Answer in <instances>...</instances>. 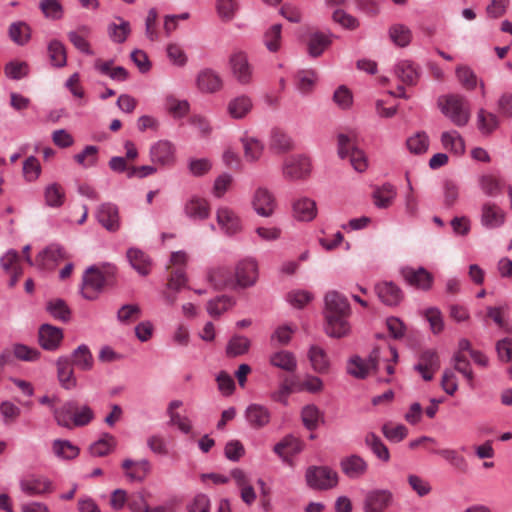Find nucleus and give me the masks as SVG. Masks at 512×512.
I'll list each match as a JSON object with an SVG mask.
<instances>
[{
    "label": "nucleus",
    "mask_w": 512,
    "mask_h": 512,
    "mask_svg": "<svg viewBox=\"0 0 512 512\" xmlns=\"http://www.w3.org/2000/svg\"><path fill=\"white\" fill-rule=\"evenodd\" d=\"M56 423L64 428L83 427L88 425L95 417L93 409L77 400H69L58 409L53 410Z\"/></svg>",
    "instance_id": "1"
},
{
    "label": "nucleus",
    "mask_w": 512,
    "mask_h": 512,
    "mask_svg": "<svg viewBox=\"0 0 512 512\" xmlns=\"http://www.w3.org/2000/svg\"><path fill=\"white\" fill-rule=\"evenodd\" d=\"M116 271L111 263L89 266L82 277V296L87 300L96 299L105 284L115 277Z\"/></svg>",
    "instance_id": "2"
},
{
    "label": "nucleus",
    "mask_w": 512,
    "mask_h": 512,
    "mask_svg": "<svg viewBox=\"0 0 512 512\" xmlns=\"http://www.w3.org/2000/svg\"><path fill=\"white\" fill-rule=\"evenodd\" d=\"M441 112L458 126H465L470 119L469 103L465 97L458 94H451L440 102Z\"/></svg>",
    "instance_id": "3"
},
{
    "label": "nucleus",
    "mask_w": 512,
    "mask_h": 512,
    "mask_svg": "<svg viewBox=\"0 0 512 512\" xmlns=\"http://www.w3.org/2000/svg\"><path fill=\"white\" fill-rule=\"evenodd\" d=\"M309 487L318 490H328L338 484V474L327 466H310L305 474Z\"/></svg>",
    "instance_id": "4"
},
{
    "label": "nucleus",
    "mask_w": 512,
    "mask_h": 512,
    "mask_svg": "<svg viewBox=\"0 0 512 512\" xmlns=\"http://www.w3.org/2000/svg\"><path fill=\"white\" fill-rule=\"evenodd\" d=\"M311 173V161L303 155H293L285 159L282 174L286 180L297 181L307 178Z\"/></svg>",
    "instance_id": "5"
},
{
    "label": "nucleus",
    "mask_w": 512,
    "mask_h": 512,
    "mask_svg": "<svg viewBox=\"0 0 512 512\" xmlns=\"http://www.w3.org/2000/svg\"><path fill=\"white\" fill-rule=\"evenodd\" d=\"M380 364V352L375 349L371 352L367 360H364L359 356L352 357L348 361L347 372L356 378L363 379L371 370L379 373Z\"/></svg>",
    "instance_id": "6"
},
{
    "label": "nucleus",
    "mask_w": 512,
    "mask_h": 512,
    "mask_svg": "<svg viewBox=\"0 0 512 512\" xmlns=\"http://www.w3.org/2000/svg\"><path fill=\"white\" fill-rule=\"evenodd\" d=\"M69 255L63 246L58 243H51L35 257V265L41 270H54L57 265L68 259Z\"/></svg>",
    "instance_id": "7"
},
{
    "label": "nucleus",
    "mask_w": 512,
    "mask_h": 512,
    "mask_svg": "<svg viewBox=\"0 0 512 512\" xmlns=\"http://www.w3.org/2000/svg\"><path fill=\"white\" fill-rule=\"evenodd\" d=\"M229 66L233 77L241 85H249L253 81V66L245 52L238 51L229 57Z\"/></svg>",
    "instance_id": "8"
},
{
    "label": "nucleus",
    "mask_w": 512,
    "mask_h": 512,
    "mask_svg": "<svg viewBox=\"0 0 512 512\" xmlns=\"http://www.w3.org/2000/svg\"><path fill=\"white\" fill-rule=\"evenodd\" d=\"M338 155L342 159L349 156L351 165L357 172H364L367 169L365 153L356 147H351V140L345 134L338 135Z\"/></svg>",
    "instance_id": "9"
},
{
    "label": "nucleus",
    "mask_w": 512,
    "mask_h": 512,
    "mask_svg": "<svg viewBox=\"0 0 512 512\" xmlns=\"http://www.w3.org/2000/svg\"><path fill=\"white\" fill-rule=\"evenodd\" d=\"M149 155L154 165L171 167L176 162V147L168 140H159L150 147Z\"/></svg>",
    "instance_id": "10"
},
{
    "label": "nucleus",
    "mask_w": 512,
    "mask_h": 512,
    "mask_svg": "<svg viewBox=\"0 0 512 512\" xmlns=\"http://www.w3.org/2000/svg\"><path fill=\"white\" fill-rule=\"evenodd\" d=\"M401 275L408 285L422 291L430 290L434 281L433 275L424 267H403Z\"/></svg>",
    "instance_id": "11"
},
{
    "label": "nucleus",
    "mask_w": 512,
    "mask_h": 512,
    "mask_svg": "<svg viewBox=\"0 0 512 512\" xmlns=\"http://www.w3.org/2000/svg\"><path fill=\"white\" fill-rule=\"evenodd\" d=\"M21 491L30 497L51 493L54 490L50 479L41 475H29L20 480Z\"/></svg>",
    "instance_id": "12"
},
{
    "label": "nucleus",
    "mask_w": 512,
    "mask_h": 512,
    "mask_svg": "<svg viewBox=\"0 0 512 512\" xmlns=\"http://www.w3.org/2000/svg\"><path fill=\"white\" fill-rule=\"evenodd\" d=\"M255 212L262 217H270L276 208V199L266 187H258L252 197Z\"/></svg>",
    "instance_id": "13"
},
{
    "label": "nucleus",
    "mask_w": 512,
    "mask_h": 512,
    "mask_svg": "<svg viewBox=\"0 0 512 512\" xmlns=\"http://www.w3.org/2000/svg\"><path fill=\"white\" fill-rule=\"evenodd\" d=\"M351 315L342 314H324L325 332L329 337L343 338L350 334L351 324L349 318Z\"/></svg>",
    "instance_id": "14"
},
{
    "label": "nucleus",
    "mask_w": 512,
    "mask_h": 512,
    "mask_svg": "<svg viewBox=\"0 0 512 512\" xmlns=\"http://www.w3.org/2000/svg\"><path fill=\"white\" fill-rule=\"evenodd\" d=\"M97 221L108 231L116 232L120 229V216L118 207L110 202L102 203L95 213Z\"/></svg>",
    "instance_id": "15"
},
{
    "label": "nucleus",
    "mask_w": 512,
    "mask_h": 512,
    "mask_svg": "<svg viewBox=\"0 0 512 512\" xmlns=\"http://www.w3.org/2000/svg\"><path fill=\"white\" fill-rule=\"evenodd\" d=\"M392 500L393 494L389 490H372L365 496L363 509L365 512H383L391 505Z\"/></svg>",
    "instance_id": "16"
},
{
    "label": "nucleus",
    "mask_w": 512,
    "mask_h": 512,
    "mask_svg": "<svg viewBox=\"0 0 512 512\" xmlns=\"http://www.w3.org/2000/svg\"><path fill=\"white\" fill-rule=\"evenodd\" d=\"M504 210L493 202H485L481 207V224L486 229H496L505 222Z\"/></svg>",
    "instance_id": "17"
},
{
    "label": "nucleus",
    "mask_w": 512,
    "mask_h": 512,
    "mask_svg": "<svg viewBox=\"0 0 512 512\" xmlns=\"http://www.w3.org/2000/svg\"><path fill=\"white\" fill-rule=\"evenodd\" d=\"M258 277V266L253 259L240 261L235 268V284L241 287H248L255 284Z\"/></svg>",
    "instance_id": "18"
},
{
    "label": "nucleus",
    "mask_w": 512,
    "mask_h": 512,
    "mask_svg": "<svg viewBox=\"0 0 512 512\" xmlns=\"http://www.w3.org/2000/svg\"><path fill=\"white\" fill-rule=\"evenodd\" d=\"M395 76L405 85H417L421 77V68L410 60H399L394 66Z\"/></svg>",
    "instance_id": "19"
},
{
    "label": "nucleus",
    "mask_w": 512,
    "mask_h": 512,
    "mask_svg": "<svg viewBox=\"0 0 512 512\" xmlns=\"http://www.w3.org/2000/svg\"><path fill=\"white\" fill-rule=\"evenodd\" d=\"M63 340V330L50 324H42L38 331V341L44 350L55 351Z\"/></svg>",
    "instance_id": "20"
},
{
    "label": "nucleus",
    "mask_w": 512,
    "mask_h": 512,
    "mask_svg": "<svg viewBox=\"0 0 512 512\" xmlns=\"http://www.w3.org/2000/svg\"><path fill=\"white\" fill-rule=\"evenodd\" d=\"M324 314L351 315L348 299L336 290L328 291L324 297Z\"/></svg>",
    "instance_id": "21"
},
{
    "label": "nucleus",
    "mask_w": 512,
    "mask_h": 512,
    "mask_svg": "<svg viewBox=\"0 0 512 512\" xmlns=\"http://www.w3.org/2000/svg\"><path fill=\"white\" fill-rule=\"evenodd\" d=\"M244 416L249 426L254 429H261L267 426L271 420L270 410L266 406L257 403L248 405Z\"/></svg>",
    "instance_id": "22"
},
{
    "label": "nucleus",
    "mask_w": 512,
    "mask_h": 512,
    "mask_svg": "<svg viewBox=\"0 0 512 512\" xmlns=\"http://www.w3.org/2000/svg\"><path fill=\"white\" fill-rule=\"evenodd\" d=\"M198 89L203 93H215L222 89L223 81L220 75L210 68L199 71L196 78Z\"/></svg>",
    "instance_id": "23"
},
{
    "label": "nucleus",
    "mask_w": 512,
    "mask_h": 512,
    "mask_svg": "<svg viewBox=\"0 0 512 512\" xmlns=\"http://www.w3.org/2000/svg\"><path fill=\"white\" fill-rule=\"evenodd\" d=\"M216 220L221 230L231 236L241 230V221L236 213L228 207H219L216 212Z\"/></svg>",
    "instance_id": "24"
},
{
    "label": "nucleus",
    "mask_w": 512,
    "mask_h": 512,
    "mask_svg": "<svg viewBox=\"0 0 512 512\" xmlns=\"http://www.w3.org/2000/svg\"><path fill=\"white\" fill-rule=\"evenodd\" d=\"M375 291L380 301L387 306H396L403 299L402 290L391 281L377 283L375 285Z\"/></svg>",
    "instance_id": "25"
},
{
    "label": "nucleus",
    "mask_w": 512,
    "mask_h": 512,
    "mask_svg": "<svg viewBox=\"0 0 512 512\" xmlns=\"http://www.w3.org/2000/svg\"><path fill=\"white\" fill-rule=\"evenodd\" d=\"M185 215L193 221H202L210 215L209 202L201 197L192 196L184 204Z\"/></svg>",
    "instance_id": "26"
},
{
    "label": "nucleus",
    "mask_w": 512,
    "mask_h": 512,
    "mask_svg": "<svg viewBox=\"0 0 512 512\" xmlns=\"http://www.w3.org/2000/svg\"><path fill=\"white\" fill-rule=\"evenodd\" d=\"M187 284V277L183 268L174 270L167 283V290L163 292V297L168 305H173L177 300V293Z\"/></svg>",
    "instance_id": "27"
},
{
    "label": "nucleus",
    "mask_w": 512,
    "mask_h": 512,
    "mask_svg": "<svg viewBox=\"0 0 512 512\" xmlns=\"http://www.w3.org/2000/svg\"><path fill=\"white\" fill-rule=\"evenodd\" d=\"M340 468L348 478L358 479L367 472L368 464L361 456L352 454L340 461Z\"/></svg>",
    "instance_id": "28"
},
{
    "label": "nucleus",
    "mask_w": 512,
    "mask_h": 512,
    "mask_svg": "<svg viewBox=\"0 0 512 512\" xmlns=\"http://www.w3.org/2000/svg\"><path fill=\"white\" fill-rule=\"evenodd\" d=\"M292 214L298 221H312L317 215L316 202L311 198L301 197L293 202Z\"/></svg>",
    "instance_id": "29"
},
{
    "label": "nucleus",
    "mask_w": 512,
    "mask_h": 512,
    "mask_svg": "<svg viewBox=\"0 0 512 512\" xmlns=\"http://www.w3.org/2000/svg\"><path fill=\"white\" fill-rule=\"evenodd\" d=\"M131 267L141 276H147L152 267L151 258L138 248H130L126 253Z\"/></svg>",
    "instance_id": "30"
},
{
    "label": "nucleus",
    "mask_w": 512,
    "mask_h": 512,
    "mask_svg": "<svg viewBox=\"0 0 512 512\" xmlns=\"http://www.w3.org/2000/svg\"><path fill=\"white\" fill-rule=\"evenodd\" d=\"M57 377L61 386L66 390L76 387L77 380L74 376L71 360L68 357H59L56 361Z\"/></svg>",
    "instance_id": "31"
},
{
    "label": "nucleus",
    "mask_w": 512,
    "mask_h": 512,
    "mask_svg": "<svg viewBox=\"0 0 512 512\" xmlns=\"http://www.w3.org/2000/svg\"><path fill=\"white\" fill-rule=\"evenodd\" d=\"M332 34L324 32L311 33L307 43L308 54L313 57H319L332 43Z\"/></svg>",
    "instance_id": "32"
},
{
    "label": "nucleus",
    "mask_w": 512,
    "mask_h": 512,
    "mask_svg": "<svg viewBox=\"0 0 512 512\" xmlns=\"http://www.w3.org/2000/svg\"><path fill=\"white\" fill-rule=\"evenodd\" d=\"M252 107L251 98L247 95H240L228 102L227 112L234 119H242L251 111Z\"/></svg>",
    "instance_id": "33"
},
{
    "label": "nucleus",
    "mask_w": 512,
    "mask_h": 512,
    "mask_svg": "<svg viewBox=\"0 0 512 512\" xmlns=\"http://www.w3.org/2000/svg\"><path fill=\"white\" fill-rule=\"evenodd\" d=\"M272 366L282 369L286 372H294L297 368V360L295 355L287 350H281L272 353L269 357Z\"/></svg>",
    "instance_id": "34"
},
{
    "label": "nucleus",
    "mask_w": 512,
    "mask_h": 512,
    "mask_svg": "<svg viewBox=\"0 0 512 512\" xmlns=\"http://www.w3.org/2000/svg\"><path fill=\"white\" fill-rule=\"evenodd\" d=\"M45 204L51 208H60L66 200L65 189L59 183L48 184L44 188Z\"/></svg>",
    "instance_id": "35"
},
{
    "label": "nucleus",
    "mask_w": 512,
    "mask_h": 512,
    "mask_svg": "<svg viewBox=\"0 0 512 512\" xmlns=\"http://www.w3.org/2000/svg\"><path fill=\"white\" fill-rule=\"evenodd\" d=\"M308 358L315 372L323 374L329 371L330 361L323 348L312 345L308 352Z\"/></svg>",
    "instance_id": "36"
},
{
    "label": "nucleus",
    "mask_w": 512,
    "mask_h": 512,
    "mask_svg": "<svg viewBox=\"0 0 512 512\" xmlns=\"http://www.w3.org/2000/svg\"><path fill=\"white\" fill-rule=\"evenodd\" d=\"M72 364L82 371H90L94 365V359L86 344L79 345L71 355Z\"/></svg>",
    "instance_id": "37"
},
{
    "label": "nucleus",
    "mask_w": 512,
    "mask_h": 512,
    "mask_svg": "<svg viewBox=\"0 0 512 512\" xmlns=\"http://www.w3.org/2000/svg\"><path fill=\"white\" fill-rule=\"evenodd\" d=\"M365 445L372 453L381 461L388 462L390 460V452L381 438L374 432H368L364 438Z\"/></svg>",
    "instance_id": "38"
},
{
    "label": "nucleus",
    "mask_w": 512,
    "mask_h": 512,
    "mask_svg": "<svg viewBox=\"0 0 512 512\" xmlns=\"http://www.w3.org/2000/svg\"><path fill=\"white\" fill-rule=\"evenodd\" d=\"M452 364L454 369L466 379L468 386L474 389V373L470 361L460 352H456L452 357Z\"/></svg>",
    "instance_id": "39"
},
{
    "label": "nucleus",
    "mask_w": 512,
    "mask_h": 512,
    "mask_svg": "<svg viewBox=\"0 0 512 512\" xmlns=\"http://www.w3.org/2000/svg\"><path fill=\"white\" fill-rule=\"evenodd\" d=\"M208 279L216 289H224L235 285L234 277L225 267H218L211 270L208 274Z\"/></svg>",
    "instance_id": "40"
},
{
    "label": "nucleus",
    "mask_w": 512,
    "mask_h": 512,
    "mask_svg": "<svg viewBox=\"0 0 512 512\" xmlns=\"http://www.w3.org/2000/svg\"><path fill=\"white\" fill-rule=\"evenodd\" d=\"M116 444V438L109 433H105L99 440L90 445L89 450L91 455L103 457L111 453L115 449Z\"/></svg>",
    "instance_id": "41"
},
{
    "label": "nucleus",
    "mask_w": 512,
    "mask_h": 512,
    "mask_svg": "<svg viewBox=\"0 0 512 512\" xmlns=\"http://www.w3.org/2000/svg\"><path fill=\"white\" fill-rule=\"evenodd\" d=\"M317 81V74L312 69L299 70L295 74V85L302 94H308L312 91Z\"/></svg>",
    "instance_id": "42"
},
{
    "label": "nucleus",
    "mask_w": 512,
    "mask_h": 512,
    "mask_svg": "<svg viewBox=\"0 0 512 512\" xmlns=\"http://www.w3.org/2000/svg\"><path fill=\"white\" fill-rule=\"evenodd\" d=\"M396 189L390 183H385L381 187H377L373 192L374 204L378 208H387L396 197Z\"/></svg>",
    "instance_id": "43"
},
{
    "label": "nucleus",
    "mask_w": 512,
    "mask_h": 512,
    "mask_svg": "<svg viewBox=\"0 0 512 512\" xmlns=\"http://www.w3.org/2000/svg\"><path fill=\"white\" fill-rule=\"evenodd\" d=\"M443 147L456 155H462L465 152V143L461 135L453 130L443 132L441 135Z\"/></svg>",
    "instance_id": "44"
},
{
    "label": "nucleus",
    "mask_w": 512,
    "mask_h": 512,
    "mask_svg": "<svg viewBox=\"0 0 512 512\" xmlns=\"http://www.w3.org/2000/svg\"><path fill=\"white\" fill-rule=\"evenodd\" d=\"M48 55L51 64L56 68H62L67 64V54L64 44L59 40H52L49 42Z\"/></svg>",
    "instance_id": "45"
},
{
    "label": "nucleus",
    "mask_w": 512,
    "mask_h": 512,
    "mask_svg": "<svg viewBox=\"0 0 512 512\" xmlns=\"http://www.w3.org/2000/svg\"><path fill=\"white\" fill-rule=\"evenodd\" d=\"M119 23H110L108 25V35L110 39L117 44L124 43L131 33L130 23L121 17H117Z\"/></svg>",
    "instance_id": "46"
},
{
    "label": "nucleus",
    "mask_w": 512,
    "mask_h": 512,
    "mask_svg": "<svg viewBox=\"0 0 512 512\" xmlns=\"http://www.w3.org/2000/svg\"><path fill=\"white\" fill-rule=\"evenodd\" d=\"M269 147L277 153H283L293 148V141L284 131L273 129L270 135Z\"/></svg>",
    "instance_id": "47"
},
{
    "label": "nucleus",
    "mask_w": 512,
    "mask_h": 512,
    "mask_svg": "<svg viewBox=\"0 0 512 512\" xmlns=\"http://www.w3.org/2000/svg\"><path fill=\"white\" fill-rule=\"evenodd\" d=\"M53 453L60 459L72 460L79 455V448L69 440H54L52 443Z\"/></svg>",
    "instance_id": "48"
},
{
    "label": "nucleus",
    "mask_w": 512,
    "mask_h": 512,
    "mask_svg": "<svg viewBox=\"0 0 512 512\" xmlns=\"http://www.w3.org/2000/svg\"><path fill=\"white\" fill-rule=\"evenodd\" d=\"M46 310L53 318L62 322H68L71 318V310L66 302L60 298L49 300L46 305Z\"/></svg>",
    "instance_id": "49"
},
{
    "label": "nucleus",
    "mask_w": 512,
    "mask_h": 512,
    "mask_svg": "<svg viewBox=\"0 0 512 512\" xmlns=\"http://www.w3.org/2000/svg\"><path fill=\"white\" fill-rule=\"evenodd\" d=\"M9 37L18 45H25L31 38V29L23 21L14 22L9 27Z\"/></svg>",
    "instance_id": "50"
},
{
    "label": "nucleus",
    "mask_w": 512,
    "mask_h": 512,
    "mask_svg": "<svg viewBox=\"0 0 512 512\" xmlns=\"http://www.w3.org/2000/svg\"><path fill=\"white\" fill-rule=\"evenodd\" d=\"M392 42L399 47H406L412 40L411 30L403 24H394L389 29Z\"/></svg>",
    "instance_id": "51"
},
{
    "label": "nucleus",
    "mask_w": 512,
    "mask_h": 512,
    "mask_svg": "<svg viewBox=\"0 0 512 512\" xmlns=\"http://www.w3.org/2000/svg\"><path fill=\"white\" fill-rule=\"evenodd\" d=\"M244 156L249 162H255L260 159L263 153V144L254 137L242 138Z\"/></svg>",
    "instance_id": "52"
},
{
    "label": "nucleus",
    "mask_w": 512,
    "mask_h": 512,
    "mask_svg": "<svg viewBox=\"0 0 512 512\" xmlns=\"http://www.w3.org/2000/svg\"><path fill=\"white\" fill-rule=\"evenodd\" d=\"M250 348V340L241 335L233 336L227 346H226V354L229 357H237L245 354Z\"/></svg>",
    "instance_id": "53"
},
{
    "label": "nucleus",
    "mask_w": 512,
    "mask_h": 512,
    "mask_svg": "<svg viewBox=\"0 0 512 512\" xmlns=\"http://www.w3.org/2000/svg\"><path fill=\"white\" fill-rule=\"evenodd\" d=\"M384 437L393 443H399L404 440L408 435V429L403 424L393 425L392 423H385L381 427Z\"/></svg>",
    "instance_id": "54"
},
{
    "label": "nucleus",
    "mask_w": 512,
    "mask_h": 512,
    "mask_svg": "<svg viewBox=\"0 0 512 512\" xmlns=\"http://www.w3.org/2000/svg\"><path fill=\"white\" fill-rule=\"evenodd\" d=\"M281 24H274L269 27L263 36V41L266 48L270 52H277L281 47Z\"/></svg>",
    "instance_id": "55"
},
{
    "label": "nucleus",
    "mask_w": 512,
    "mask_h": 512,
    "mask_svg": "<svg viewBox=\"0 0 512 512\" xmlns=\"http://www.w3.org/2000/svg\"><path fill=\"white\" fill-rule=\"evenodd\" d=\"M456 77L460 84L467 90H474L478 83V78L474 71L467 65H459L455 70Z\"/></svg>",
    "instance_id": "56"
},
{
    "label": "nucleus",
    "mask_w": 512,
    "mask_h": 512,
    "mask_svg": "<svg viewBox=\"0 0 512 512\" xmlns=\"http://www.w3.org/2000/svg\"><path fill=\"white\" fill-rule=\"evenodd\" d=\"M293 392H301V388H296V381L285 379L279 386L278 390L271 393L270 397L275 402H280L284 405L288 403V396Z\"/></svg>",
    "instance_id": "57"
},
{
    "label": "nucleus",
    "mask_w": 512,
    "mask_h": 512,
    "mask_svg": "<svg viewBox=\"0 0 512 512\" xmlns=\"http://www.w3.org/2000/svg\"><path fill=\"white\" fill-rule=\"evenodd\" d=\"M236 0H216V11L223 22H230L238 11Z\"/></svg>",
    "instance_id": "58"
},
{
    "label": "nucleus",
    "mask_w": 512,
    "mask_h": 512,
    "mask_svg": "<svg viewBox=\"0 0 512 512\" xmlns=\"http://www.w3.org/2000/svg\"><path fill=\"white\" fill-rule=\"evenodd\" d=\"M39 8L47 19L59 20L64 15L63 6L58 0H41Z\"/></svg>",
    "instance_id": "59"
},
{
    "label": "nucleus",
    "mask_w": 512,
    "mask_h": 512,
    "mask_svg": "<svg viewBox=\"0 0 512 512\" xmlns=\"http://www.w3.org/2000/svg\"><path fill=\"white\" fill-rule=\"evenodd\" d=\"M406 144L410 152L422 154L428 150L429 138L425 132H417L407 139Z\"/></svg>",
    "instance_id": "60"
},
{
    "label": "nucleus",
    "mask_w": 512,
    "mask_h": 512,
    "mask_svg": "<svg viewBox=\"0 0 512 512\" xmlns=\"http://www.w3.org/2000/svg\"><path fill=\"white\" fill-rule=\"evenodd\" d=\"M477 122L479 130L484 134L491 133L499 124L497 116L493 113H487L484 109L479 110Z\"/></svg>",
    "instance_id": "61"
},
{
    "label": "nucleus",
    "mask_w": 512,
    "mask_h": 512,
    "mask_svg": "<svg viewBox=\"0 0 512 512\" xmlns=\"http://www.w3.org/2000/svg\"><path fill=\"white\" fill-rule=\"evenodd\" d=\"M233 302L231 298L227 296H219L212 299L207 304V312L212 317H219L222 313L227 311Z\"/></svg>",
    "instance_id": "62"
},
{
    "label": "nucleus",
    "mask_w": 512,
    "mask_h": 512,
    "mask_svg": "<svg viewBox=\"0 0 512 512\" xmlns=\"http://www.w3.org/2000/svg\"><path fill=\"white\" fill-rule=\"evenodd\" d=\"M14 356L21 361L34 362L40 358V351L36 348L17 343L13 345Z\"/></svg>",
    "instance_id": "63"
},
{
    "label": "nucleus",
    "mask_w": 512,
    "mask_h": 512,
    "mask_svg": "<svg viewBox=\"0 0 512 512\" xmlns=\"http://www.w3.org/2000/svg\"><path fill=\"white\" fill-rule=\"evenodd\" d=\"M97 153V146L88 145L82 150V152L76 154L74 159L78 164L85 168L92 167L97 163Z\"/></svg>",
    "instance_id": "64"
}]
</instances>
